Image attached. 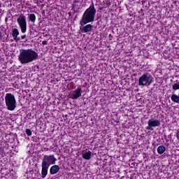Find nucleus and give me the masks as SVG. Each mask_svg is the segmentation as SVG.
<instances>
[{"mask_svg":"<svg viewBox=\"0 0 179 179\" xmlns=\"http://www.w3.org/2000/svg\"><path fill=\"white\" fill-rule=\"evenodd\" d=\"M57 158L54 155H44L42 161V178H45L48 174V168L51 165L55 164Z\"/></svg>","mask_w":179,"mask_h":179,"instance_id":"obj_3","label":"nucleus"},{"mask_svg":"<svg viewBox=\"0 0 179 179\" xmlns=\"http://www.w3.org/2000/svg\"><path fill=\"white\" fill-rule=\"evenodd\" d=\"M18 26H20L21 33L24 34L27 31V21L26 20V16L21 15L17 19Z\"/></svg>","mask_w":179,"mask_h":179,"instance_id":"obj_6","label":"nucleus"},{"mask_svg":"<svg viewBox=\"0 0 179 179\" xmlns=\"http://www.w3.org/2000/svg\"><path fill=\"white\" fill-rule=\"evenodd\" d=\"M154 78L149 73H145L138 79V86H150L153 83Z\"/></svg>","mask_w":179,"mask_h":179,"instance_id":"obj_5","label":"nucleus"},{"mask_svg":"<svg viewBox=\"0 0 179 179\" xmlns=\"http://www.w3.org/2000/svg\"><path fill=\"white\" fill-rule=\"evenodd\" d=\"M97 10L94 8V3H92L88 8L83 13L79 24H87V23H93L96 19V13Z\"/></svg>","mask_w":179,"mask_h":179,"instance_id":"obj_2","label":"nucleus"},{"mask_svg":"<svg viewBox=\"0 0 179 179\" xmlns=\"http://www.w3.org/2000/svg\"><path fill=\"white\" fill-rule=\"evenodd\" d=\"M82 88L78 87L76 90L71 92L70 99H72V100H78L79 97L82 96Z\"/></svg>","mask_w":179,"mask_h":179,"instance_id":"obj_7","label":"nucleus"},{"mask_svg":"<svg viewBox=\"0 0 179 179\" xmlns=\"http://www.w3.org/2000/svg\"><path fill=\"white\" fill-rule=\"evenodd\" d=\"M25 38H26V35H22L21 36L22 40H24Z\"/></svg>","mask_w":179,"mask_h":179,"instance_id":"obj_18","label":"nucleus"},{"mask_svg":"<svg viewBox=\"0 0 179 179\" xmlns=\"http://www.w3.org/2000/svg\"><path fill=\"white\" fill-rule=\"evenodd\" d=\"M157 153H159V155H163V153H164V152H166V147L164 145H159L157 148Z\"/></svg>","mask_w":179,"mask_h":179,"instance_id":"obj_13","label":"nucleus"},{"mask_svg":"<svg viewBox=\"0 0 179 179\" xmlns=\"http://www.w3.org/2000/svg\"><path fill=\"white\" fill-rule=\"evenodd\" d=\"M38 58V54L32 49H22L20 50V54L18 55L20 62L24 65L30 64V62L36 61Z\"/></svg>","mask_w":179,"mask_h":179,"instance_id":"obj_1","label":"nucleus"},{"mask_svg":"<svg viewBox=\"0 0 179 179\" xmlns=\"http://www.w3.org/2000/svg\"><path fill=\"white\" fill-rule=\"evenodd\" d=\"M80 24V30L83 31V33H90L92 30H93V25L90 24Z\"/></svg>","mask_w":179,"mask_h":179,"instance_id":"obj_9","label":"nucleus"},{"mask_svg":"<svg viewBox=\"0 0 179 179\" xmlns=\"http://www.w3.org/2000/svg\"><path fill=\"white\" fill-rule=\"evenodd\" d=\"M82 156L85 160H90V159H92V152L90 150H84L83 151Z\"/></svg>","mask_w":179,"mask_h":179,"instance_id":"obj_10","label":"nucleus"},{"mask_svg":"<svg viewBox=\"0 0 179 179\" xmlns=\"http://www.w3.org/2000/svg\"><path fill=\"white\" fill-rule=\"evenodd\" d=\"M12 36L13 37V40L15 41H20V37H18L19 36V30L16 28L13 29Z\"/></svg>","mask_w":179,"mask_h":179,"instance_id":"obj_11","label":"nucleus"},{"mask_svg":"<svg viewBox=\"0 0 179 179\" xmlns=\"http://www.w3.org/2000/svg\"><path fill=\"white\" fill-rule=\"evenodd\" d=\"M43 44H45V41H43Z\"/></svg>","mask_w":179,"mask_h":179,"instance_id":"obj_20","label":"nucleus"},{"mask_svg":"<svg viewBox=\"0 0 179 179\" xmlns=\"http://www.w3.org/2000/svg\"><path fill=\"white\" fill-rule=\"evenodd\" d=\"M176 139L179 141V130H177L176 132Z\"/></svg>","mask_w":179,"mask_h":179,"instance_id":"obj_17","label":"nucleus"},{"mask_svg":"<svg viewBox=\"0 0 179 179\" xmlns=\"http://www.w3.org/2000/svg\"><path fill=\"white\" fill-rule=\"evenodd\" d=\"M59 171V166L54 165L50 169V174L54 176V174H57Z\"/></svg>","mask_w":179,"mask_h":179,"instance_id":"obj_12","label":"nucleus"},{"mask_svg":"<svg viewBox=\"0 0 179 179\" xmlns=\"http://www.w3.org/2000/svg\"><path fill=\"white\" fill-rule=\"evenodd\" d=\"M0 36H1V32H0Z\"/></svg>","mask_w":179,"mask_h":179,"instance_id":"obj_21","label":"nucleus"},{"mask_svg":"<svg viewBox=\"0 0 179 179\" xmlns=\"http://www.w3.org/2000/svg\"><path fill=\"white\" fill-rule=\"evenodd\" d=\"M148 127H145V129H148L150 131H153V127H160V120H150L148 122Z\"/></svg>","mask_w":179,"mask_h":179,"instance_id":"obj_8","label":"nucleus"},{"mask_svg":"<svg viewBox=\"0 0 179 179\" xmlns=\"http://www.w3.org/2000/svg\"><path fill=\"white\" fill-rule=\"evenodd\" d=\"M172 89L173 90H179V81L176 80V83H174L173 85H172Z\"/></svg>","mask_w":179,"mask_h":179,"instance_id":"obj_14","label":"nucleus"},{"mask_svg":"<svg viewBox=\"0 0 179 179\" xmlns=\"http://www.w3.org/2000/svg\"><path fill=\"white\" fill-rule=\"evenodd\" d=\"M26 134L28 136H31V130L27 129H26Z\"/></svg>","mask_w":179,"mask_h":179,"instance_id":"obj_16","label":"nucleus"},{"mask_svg":"<svg viewBox=\"0 0 179 179\" xmlns=\"http://www.w3.org/2000/svg\"><path fill=\"white\" fill-rule=\"evenodd\" d=\"M5 103L9 111H13L16 108V99L12 93H7L5 96Z\"/></svg>","mask_w":179,"mask_h":179,"instance_id":"obj_4","label":"nucleus"},{"mask_svg":"<svg viewBox=\"0 0 179 179\" xmlns=\"http://www.w3.org/2000/svg\"><path fill=\"white\" fill-rule=\"evenodd\" d=\"M109 38H110V40H111V38H113V35L112 34H109Z\"/></svg>","mask_w":179,"mask_h":179,"instance_id":"obj_19","label":"nucleus"},{"mask_svg":"<svg viewBox=\"0 0 179 179\" xmlns=\"http://www.w3.org/2000/svg\"><path fill=\"white\" fill-rule=\"evenodd\" d=\"M28 15H29V19L30 22H31L32 23H34V22H36V15L29 14Z\"/></svg>","mask_w":179,"mask_h":179,"instance_id":"obj_15","label":"nucleus"}]
</instances>
